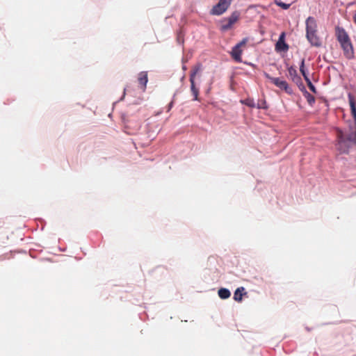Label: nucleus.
<instances>
[{
    "label": "nucleus",
    "mask_w": 356,
    "mask_h": 356,
    "mask_svg": "<svg viewBox=\"0 0 356 356\" xmlns=\"http://www.w3.org/2000/svg\"><path fill=\"white\" fill-rule=\"evenodd\" d=\"M218 294L221 299H227L230 297V291L225 288H221L218 290Z\"/></svg>",
    "instance_id": "obj_13"
},
{
    "label": "nucleus",
    "mask_w": 356,
    "mask_h": 356,
    "mask_svg": "<svg viewBox=\"0 0 356 356\" xmlns=\"http://www.w3.org/2000/svg\"><path fill=\"white\" fill-rule=\"evenodd\" d=\"M275 3L277 6H278L279 7H280L284 10H287L288 8H289V7L291 6V4L284 3V2L281 1L280 0H275Z\"/></svg>",
    "instance_id": "obj_17"
},
{
    "label": "nucleus",
    "mask_w": 356,
    "mask_h": 356,
    "mask_svg": "<svg viewBox=\"0 0 356 356\" xmlns=\"http://www.w3.org/2000/svg\"><path fill=\"white\" fill-rule=\"evenodd\" d=\"M243 295H246L245 288L243 286L237 288L234 293V300L237 302H241Z\"/></svg>",
    "instance_id": "obj_12"
},
{
    "label": "nucleus",
    "mask_w": 356,
    "mask_h": 356,
    "mask_svg": "<svg viewBox=\"0 0 356 356\" xmlns=\"http://www.w3.org/2000/svg\"><path fill=\"white\" fill-rule=\"evenodd\" d=\"M335 36L343 50V56L347 59L354 58V49L350 38L346 31L339 26L335 27Z\"/></svg>",
    "instance_id": "obj_2"
},
{
    "label": "nucleus",
    "mask_w": 356,
    "mask_h": 356,
    "mask_svg": "<svg viewBox=\"0 0 356 356\" xmlns=\"http://www.w3.org/2000/svg\"><path fill=\"white\" fill-rule=\"evenodd\" d=\"M354 21H355V23L356 24V16L355 17Z\"/></svg>",
    "instance_id": "obj_22"
},
{
    "label": "nucleus",
    "mask_w": 356,
    "mask_h": 356,
    "mask_svg": "<svg viewBox=\"0 0 356 356\" xmlns=\"http://www.w3.org/2000/svg\"><path fill=\"white\" fill-rule=\"evenodd\" d=\"M317 31V24L316 19L309 17L306 19V34Z\"/></svg>",
    "instance_id": "obj_8"
},
{
    "label": "nucleus",
    "mask_w": 356,
    "mask_h": 356,
    "mask_svg": "<svg viewBox=\"0 0 356 356\" xmlns=\"http://www.w3.org/2000/svg\"><path fill=\"white\" fill-rule=\"evenodd\" d=\"M138 81L140 86V88L143 90V91H145L147 83L148 81L147 72H140L138 75Z\"/></svg>",
    "instance_id": "obj_11"
},
{
    "label": "nucleus",
    "mask_w": 356,
    "mask_h": 356,
    "mask_svg": "<svg viewBox=\"0 0 356 356\" xmlns=\"http://www.w3.org/2000/svg\"><path fill=\"white\" fill-rule=\"evenodd\" d=\"M300 71L301 72V74H302L305 80H307L309 79V77L306 73V71L305 70V59H302L301 60V63H300Z\"/></svg>",
    "instance_id": "obj_16"
},
{
    "label": "nucleus",
    "mask_w": 356,
    "mask_h": 356,
    "mask_svg": "<svg viewBox=\"0 0 356 356\" xmlns=\"http://www.w3.org/2000/svg\"><path fill=\"white\" fill-rule=\"evenodd\" d=\"M173 101H172L169 104H168V111H170V109L172 108L173 106Z\"/></svg>",
    "instance_id": "obj_21"
},
{
    "label": "nucleus",
    "mask_w": 356,
    "mask_h": 356,
    "mask_svg": "<svg viewBox=\"0 0 356 356\" xmlns=\"http://www.w3.org/2000/svg\"><path fill=\"white\" fill-rule=\"evenodd\" d=\"M231 2L232 0H219L218 3L212 8L210 13L213 15L223 14L229 8Z\"/></svg>",
    "instance_id": "obj_4"
},
{
    "label": "nucleus",
    "mask_w": 356,
    "mask_h": 356,
    "mask_svg": "<svg viewBox=\"0 0 356 356\" xmlns=\"http://www.w3.org/2000/svg\"><path fill=\"white\" fill-rule=\"evenodd\" d=\"M265 76L274 85L279 88L284 90L286 92L291 94L292 92L291 88L289 87L288 83L284 80H281L279 78L270 76L268 74L265 73Z\"/></svg>",
    "instance_id": "obj_5"
},
{
    "label": "nucleus",
    "mask_w": 356,
    "mask_h": 356,
    "mask_svg": "<svg viewBox=\"0 0 356 356\" xmlns=\"http://www.w3.org/2000/svg\"><path fill=\"white\" fill-rule=\"evenodd\" d=\"M348 97L351 115L354 119L355 128L347 132L343 131L339 128L336 129V146L341 153H347L353 145H356V99L351 93H348Z\"/></svg>",
    "instance_id": "obj_1"
},
{
    "label": "nucleus",
    "mask_w": 356,
    "mask_h": 356,
    "mask_svg": "<svg viewBox=\"0 0 356 356\" xmlns=\"http://www.w3.org/2000/svg\"><path fill=\"white\" fill-rule=\"evenodd\" d=\"M240 18V13L238 11L233 12L228 17H225L220 21V29L226 31L231 29L233 25L238 22Z\"/></svg>",
    "instance_id": "obj_3"
},
{
    "label": "nucleus",
    "mask_w": 356,
    "mask_h": 356,
    "mask_svg": "<svg viewBox=\"0 0 356 356\" xmlns=\"http://www.w3.org/2000/svg\"><path fill=\"white\" fill-rule=\"evenodd\" d=\"M288 77L291 79L292 81L294 83L298 84L301 82V78L298 74L296 69L293 67L290 66L288 67Z\"/></svg>",
    "instance_id": "obj_10"
},
{
    "label": "nucleus",
    "mask_w": 356,
    "mask_h": 356,
    "mask_svg": "<svg viewBox=\"0 0 356 356\" xmlns=\"http://www.w3.org/2000/svg\"><path fill=\"white\" fill-rule=\"evenodd\" d=\"M308 41L312 46L321 47L322 44L321 38L317 35V31L306 34Z\"/></svg>",
    "instance_id": "obj_7"
},
{
    "label": "nucleus",
    "mask_w": 356,
    "mask_h": 356,
    "mask_svg": "<svg viewBox=\"0 0 356 356\" xmlns=\"http://www.w3.org/2000/svg\"><path fill=\"white\" fill-rule=\"evenodd\" d=\"M247 41L248 39L244 38L232 48L231 55L233 59L236 62H241V54L243 52L241 47L245 46L247 43Z\"/></svg>",
    "instance_id": "obj_6"
},
{
    "label": "nucleus",
    "mask_w": 356,
    "mask_h": 356,
    "mask_svg": "<svg viewBox=\"0 0 356 356\" xmlns=\"http://www.w3.org/2000/svg\"><path fill=\"white\" fill-rule=\"evenodd\" d=\"M305 96L309 104L311 106L313 105V104L315 102L314 97L307 92L305 93Z\"/></svg>",
    "instance_id": "obj_18"
},
{
    "label": "nucleus",
    "mask_w": 356,
    "mask_h": 356,
    "mask_svg": "<svg viewBox=\"0 0 356 356\" xmlns=\"http://www.w3.org/2000/svg\"><path fill=\"white\" fill-rule=\"evenodd\" d=\"M202 65L200 64H197L193 67L191 71L190 79L195 80L196 74L200 71Z\"/></svg>",
    "instance_id": "obj_14"
},
{
    "label": "nucleus",
    "mask_w": 356,
    "mask_h": 356,
    "mask_svg": "<svg viewBox=\"0 0 356 356\" xmlns=\"http://www.w3.org/2000/svg\"><path fill=\"white\" fill-rule=\"evenodd\" d=\"M285 33L282 32L279 37V40L275 44V49L277 51H287L289 49L288 44L284 42Z\"/></svg>",
    "instance_id": "obj_9"
},
{
    "label": "nucleus",
    "mask_w": 356,
    "mask_h": 356,
    "mask_svg": "<svg viewBox=\"0 0 356 356\" xmlns=\"http://www.w3.org/2000/svg\"><path fill=\"white\" fill-rule=\"evenodd\" d=\"M306 82L307 83V86L309 87V88L314 93H316V89L315 88V86L312 84V83L311 82L310 79H307L306 80Z\"/></svg>",
    "instance_id": "obj_20"
},
{
    "label": "nucleus",
    "mask_w": 356,
    "mask_h": 356,
    "mask_svg": "<svg viewBox=\"0 0 356 356\" xmlns=\"http://www.w3.org/2000/svg\"><path fill=\"white\" fill-rule=\"evenodd\" d=\"M190 82H191V90L194 96V99L197 100L198 94H199V90L195 86V80L190 79Z\"/></svg>",
    "instance_id": "obj_15"
},
{
    "label": "nucleus",
    "mask_w": 356,
    "mask_h": 356,
    "mask_svg": "<svg viewBox=\"0 0 356 356\" xmlns=\"http://www.w3.org/2000/svg\"><path fill=\"white\" fill-rule=\"evenodd\" d=\"M241 102L251 108H254L256 106L254 100L252 99H246L245 100L241 101Z\"/></svg>",
    "instance_id": "obj_19"
}]
</instances>
